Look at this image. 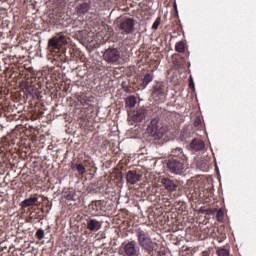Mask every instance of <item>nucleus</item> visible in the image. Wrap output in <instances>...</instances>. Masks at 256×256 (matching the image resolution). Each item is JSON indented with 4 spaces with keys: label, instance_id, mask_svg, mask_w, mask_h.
Returning <instances> with one entry per match:
<instances>
[{
    "label": "nucleus",
    "instance_id": "obj_1",
    "mask_svg": "<svg viewBox=\"0 0 256 256\" xmlns=\"http://www.w3.org/2000/svg\"><path fill=\"white\" fill-rule=\"evenodd\" d=\"M166 167L172 175H183L187 171V160H178L177 158H169Z\"/></svg>",
    "mask_w": 256,
    "mask_h": 256
},
{
    "label": "nucleus",
    "instance_id": "obj_2",
    "mask_svg": "<svg viewBox=\"0 0 256 256\" xmlns=\"http://www.w3.org/2000/svg\"><path fill=\"white\" fill-rule=\"evenodd\" d=\"M136 237L138 239V244L144 249V251H148V253L155 251V243L145 230L138 228L136 231Z\"/></svg>",
    "mask_w": 256,
    "mask_h": 256
},
{
    "label": "nucleus",
    "instance_id": "obj_3",
    "mask_svg": "<svg viewBox=\"0 0 256 256\" xmlns=\"http://www.w3.org/2000/svg\"><path fill=\"white\" fill-rule=\"evenodd\" d=\"M169 88L164 82H156L152 87V98L158 103H163L167 99Z\"/></svg>",
    "mask_w": 256,
    "mask_h": 256
},
{
    "label": "nucleus",
    "instance_id": "obj_4",
    "mask_svg": "<svg viewBox=\"0 0 256 256\" xmlns=\"http://www.w3.org/2000/svg\"><path fill=\"white\" fill-rule=\"evenodd\" d=\"M103 59L109 65H117L121 59V53L117 48H108L103 53Z\"/></svg>",
    "mask_w": 256,
    "mask_h": 256
},
{
    "label": "nucleus",
    "instance_id": "obj_5",
    "mask_svg": "<svg viewBox=\"0 0 256 256\" xmlns=\"http://www.w3.org/2000/svg\"><path fill=\"white\" fill-rule=\"evenodd\" d=\"M148 133L154 139L159 140L163 139V135H165V129L163 127L159 128V120L153 119L148 126Z\"/></svg>",
    "mask_w": 256,
    "mask_h": 256
},
{
    "label": "nucleus",
    "instance_id": "obj_6",
    "mask_svg": "<svg viewBox=\"0 0 256 256\" xmlns=\"http://www.w3.org/2000/svg\"><path fill=\"white\" fill-rule=\"evenodd\" d=\"M67 43L68 42L65 40L64 35H60L58 37L54 36L48 40V49L51 52L57 51V53H59V51H61V47H63V45H67Z\"/></svg>",
    "mask_w": 256,
    "mask_h": 256
},
{
    "label": "nucleus",
    "instance_id": "obj_7",
    "mask_svg": "<svg viewBox=\"0 0 256 256\" xmlns=\"http://www.w3.org/2000/svg\"><path fill=\"white\" fill-rule=\"evenodd\" d=\"M119 29L122 33L129 35V33H133V29H135V19L133 18H123L119 24Z\"/></svg>",
    "mask_w": 256,
    "mask_h": 256
},
{
    "label": "nucleus",
    "instance_id": "obj_8",
    "mask_svg": "<svg viewBox=\"0 0 256 256\" xmlns=\"http://www.w3.org/2000/svg\"><path fill=\"white\" fill-rule=\"evenodd\" d=\"M141 179H143V173L137 172V170H129L126 173V182L129 185H135V184L139 183V181H141Z\"/></svg>",
    "mask_w": 256,
    "mask_h": 256
},
{
    "label": "nucleus",
    "instance_id": "obj_9",
    "mask_svg": "<svg viewBox=\"0 0 256 256\" xmlns=\"http://www.w3.org/2000/svg\"><path fill=\"white\" fill-rule=\"evenodd\" d=\"M130 117L134 123H141L147 117V108H138Z\"/></svg>",
    "mask_w": 256,
    "mask_h": 256
},
{
    "label": "nucleus",
    "instance_id": "obj_10",
    "mask_svg": "<svg viewBox=\"0 0 256 256\" xmlns=\"http://www.w3.org/2000/svg\"><path fill=\"white\" fill-rule=\"evenodd\" d=\"M124 256H137V242L130 241L124 245Z\"/></svg>",
    "mask_w": 256,
    "mask_h": 256
},
{
    "label": "nucleus",
    "instance_id": "obj_11",
    "mask_svg": "<svg viewBox=\"0 0 256 256\" xmlns=\"http://www.w3.org/2000/svg\"><path fill=\"white\" fill-rule=\"evenodd\" d=\"M89 9H91V0H84V2L76 6L78 15H85V13H88Z\"/></svg>",
    "mask_w": 256,
    "mask_h": 256
},
{
    "label": "nucleus",
    "instance_id": "obj_12",
    "mask_svg": "<svg viewBox=\"0 0 256 256\" xmlns=\"http://www.w3.org/2000/svg\"><path fill=\"white\" fill-rule=\"evenodd\" d=\"M162 185H164V188L169 193H173L174 191H177L178 185L175 184V181L171 180L170 178H163L161 180Z\"/></svg>",
    "mask_w": 256,
    "mask_h": 256
},
{
    "label": "nucleus",
    "instance_id": "obj_13",
    "mask_svg": "<svg viewBox=\"0 0 256 256\" xmlns=\"http://www.w3.org/2000/svg\"><path fill=\"white\" fill-rule=\"evenodd\" d=\"M170 159H178L181 161H187V156L183 152V148L177 147L172 149Z\"/></svg>",
    "mask_w": 256,
    "mask_h": 256
},
{
    "label": "nucleus",
    "instance_id": "obj_14",
    "mask_svg": "<svg viewBox=\"0 0 256 256\" xmlns=\"http://www.w3.org/2000/svg\"><path fill=\"white\" fill-rule=\"evenodd\" d=\"M192 151H203L205 149V142L201 139H193L190 143Z\"/></svg>",
    "mask_w": 256,
    "mask_h": 256
},
{
    "label": "nucleus",
    "instance_id": "obj_15",
    "mask_svg": "<svg viewBox=\"0 0 256 256\" xmlns=\"http://www.w3.org/2000/svg\"><path fill=\"white\" fill-rule=\"evenodd\" d=\"M87 229L88 231H99L101 229V222L95 220V219H89L87 221Z\"/></svg>",
    "mask_w": 256,
    "mask_h": 256
},
{
    "label": "nucleus",
    "instance_id": "obj_16",
    "mask_svg": "<svg viewBox=\"0 0 256 256\" xmlns=\"http://www.w3.org/2000/svg\"><path fill=\"white\" fill-rule=\"evenodd\" d=\"M38 201L37 197H30L21 202V207H33Z\"/></svg>",
    "mask_w": 256,
    "mask_h": 256
},
{
    "label": "nucleus",
    "instance_id": "obj_17",
    "mask_svg": "<svg viewBox=\"0 0 256 256\" xmlns=\"http://www.w3.org/2000/svg\"><path fill=\"white\" fill-rule=\"evenodd\" d=\"M125 104H126V107H129V109H133V107H135V105H137V97L128 96L125 99Z\"/></svg>",
    "mask_w": 256,
    "mask_h": 256
},
{
    "label": "nucleus",
    "instance_id": "obj_18",
    "mask_svg": "<svg viewBox=\"0 0 256 256\" xmlns=\"http://www.w3.org/2000/svg\"><path fill=\"white\" fill-rule=\"evenodd\" d=\"M175 51L177 53H183L185 51V43L183 41H179L175 45Z\"/></svg>",
    "mask_w": 256,
    "mask_h": 256
},
{
    "label": "nucleus",
    "instance_id": "obj_19",
    "mask_svg": "<svg viewBox=\"0 0 256 256\" xmlns=\"http://www.w3.org/2000/svg\"><path fill=\"white\" fill-rule=\"evenodd\" d=\"M151 81H153V75L152 74H146L143 78V82L142 85L143 87H147V85H149L151 83Z\"/></svg>",
    "mask_w": 256,
    "mask_h": 256
},
{
    "label": "nucleus",
    "instance_id": "obj_20",
    "mask_svg": "<svg viewBox=\"0 0 256 256\" xmlns=\"http://www.w3.org/2000/svg\"><path fill=\"white\" fill-rule=\"evenodd\" d=\"M65 199H66V201H68V203L70 202V201H73V203H75L77 200L75 199V192H73V191H70V192H68L66 195H65Z\"/></svg>",
    "mask_w": 256,
    "mask_h": 256
},
{
    "label": "nucleus",
    "instance_id": "obj_21",
    "mask_svg": "<svg viewBox=\"0 0 256 256\" xmlns=\"http://www.w3.org/2000/svg\"><path fill=\"white\" fill-rule=\"evenodd\" d=\"M75 169L78 171L80 175H85V166L83 164H76Z\"/></svg>",
    "mask_w": 256,
    "mask_h": 256
},
{
    "label": "nucleus",
    "instance_id": "obj_22",
    "mask_svg": "<svg viewBox=\"0 0 256 256\" xmlns=\"http://www.w3.org/2000/svg\"><path fill=\"white\" fill-rule=\"evenodd\" d=\"M36 237L37 239H39V241H41L42 239L45 238V231L43 229H38L36 231Z\"/></svg>",
    "mask_w": 256,
    "mask_h": 256
},
{
    "label": "nucleus",
    "instance_id": "obj_23",
    "mask_svg": "<svg viewBox=\"0 0 256 256\" xmlns=\"http://www.w3.org/2000/svg\"><path fill=\"white\" fill-rule=\"evenodd\" d=\"M224 217H225V212H223V209H219L216 214L217 221H223Z\"/></svg>",
    "mask_w": 256,
    "mask_h": 256
},
{
    "label": "nucleus",
    "instance_id": "obj_24",
    "mask_svg": "<svg viewBox=\"0 0 256 256\" xmlns=\"http://www.w3.org/2000/svg\"><path fill=\"white\" fill-rule=\"evenodd\" d=\"M216 253L218 256H229V251L225 248L218 249Z\"/></svg>",
    "mask_w": 256,
    "mask_h": 256
},
{
    "label": "nucleus",
    "instance_id": "obj_25",
    "mask_svg": "<svg viewBox=\"0 0 256 256\" xmlns=\"http://www.w3.org/2000/svg\"><path fill=\"white\" fill-rule=\"evenodd\" d=\"M199 213H206L207 215H214L215 214V210H212V209H203V208H200L198 210Z\"/></svg>",
    "mask_w": 256,
    "mask_h": 256
},
{
    "label": "nucleus",
    "instance_id": "obj_26",
    "mask_svg": "<svg viewBox=\"0 0 256 256\" xmlns=\"http://www.w3.org/2000/svg\"><path fill=\"white\" fill-rule=\"evenodd\" d=\"M159 25H161V18H157L152 26V29L157 30L159 29Z\"/></svg>",
    "mask_w": 256,
    "mask_h": 256
},
{
    "label": "nucleus",
    "instance_id": "obj_27",
    "mask_svg": "<svg viewBox=\"0 0 256 256\" xmlns=\"http://www.w3.org/2000/svg\"><path fill=\"white\" fill-rule=\"evenodd\" d=\"M201 123H202L201 117L197 116V117L195 118V120H194V127H199V126H201Z\"/></svg>",
    "mask_w": 256,
    "mask_h": 256
},
{
    "label": "nucleus",
    "instance_id": "obj_28",
    "mask_svg": "<svg viewBox=\"0 0 256 256\" xmlns=\"http://www.w3.org/2000/svg\"><path fill=\"white\" fill-rule=\"evenodd\" d=\"M189 88L195 89V82H193V76L189 77Z\"/></svg>",
    "mask_w": 256,
    "mask_h": 256
},
{
    "label": "nucleus",
    "instance_id": "obj_29",
    "mask_svg": "<svg viewBox=\"0 0 256 256\" xmlns=\"http://www.w3.org/2000/svg\"><path fill=\"white\" fill-rule=\"evenodd\" d=\"M78 101H80V103L82 104V105H85V103H86V101L87 100H83V98H81V96L80 97H78Z\"/></svg>",
    "mask_w": 256,
    "mask_h": 256
},
{
    "label": "nucleus",
    "instance_id": "obj_30",
    "mask_svg": "<svg viewBox=\"0 0 256 256\" xmlns=\"http://www.w3.org/2000/svg\"><path fill=\"white\" fill-rule=\"evenodd\" d=\"M174 10L176 15H179V11L177 10V2H174Z\"/></svg>",
    "mask_w": 256,
    "mask_h": 256
},
{
    "label": "nucleus",
    "instance_id": "obj_31",
    "mask_svg": "<svg viewBox=\"0 0 256 256\" xmlns=\"http://www.w3.org/2000/svg\"><path fill=\"white\" fill-rule=\"evenodd\" d=\"M118 177H120V181H123V173L120 172V173L118 174Z\"/></svg>",
    "mask_w": 256,
    "mask_h": 256
},
{
    "label": "nucleus",
    "instance_id": "obj_32",
    "mask_svg": "<svg viewBox=\"0 0 256 256\" xmlns=\"http://www.w3.org/2000/svg\"><path fill=\"white\" fill-rule=\"evenodd\" d=\"M95 207H97V205H93V204H92V209H95Z\"/></svg>",
    "mask_w": 256,
    "mask_h": 256
},
{
    "label": "nucleus",
    "instance_id": "obj_33",
    "mask_svg": "<svg viewBox=\"0 0 256 256\" xmlns=\"http://www.w3.org/2000/svg\"><path fill=\"white\" fill-rule=\"evenodd\" d=\"M158 256H161V252H158Z\"/></svg>",
    "mask_w": 256,
    "mask_h": 256
}]
</instances>
